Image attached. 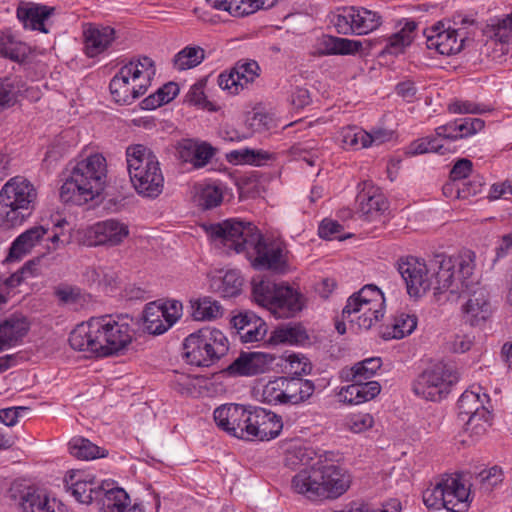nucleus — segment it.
<instances>
[{"label":"nucleus","instance_id":"20e7f679","mask_svg":"<svg viewBox=\"0 0 512 512\" xmlns=\"http://www.w3.org/2000/svg\"><path fill=\"white\" fill-rule=\"evenodd\" d=\"M125 154L135 191L146 198L158 197L164 188V176L157 156L142 144L128 146Z\"/></svg>","mask_w":512,"mask_h":512},{"label":"nucleus","instance_id":"4d7b16f0","mask_svg":"<svg viewBox=\"0 0 512 512\" xmlns=\"http://www.w3.org/2000/svg\"><path fill=\"white\" fill-rule=\"evenodd\" d=\"M226 188L218 182L205 184L200 191V202L205 209L219 206L224 199Z\"/></svg>","mask_w":512,"mask_h":512},{"label":"nucleus","instance_id":"603ef678","mask_svg":"<svg viewBox=\"0 0 512 512\" xmlns=\"http://www.w3.org/2000/svg\"><path fill=\"white\" fill-rule=\"evenodd\" d=\"M315 453L298 442H291L286 448L285 464L290 468L309 466L316 457Z\"/></svg>","mask_w":512,"mask_h":512},{"label":"nucleus","instance_id":"7ed1b4c3","mask_svg":"<svg viewBox=\"0 0 512 512\" xmlns=\"http://www.w3.org/2000/svg\"><path fill=\"white\" fill-rule=\"evenodd\" d=\"M106 182V158L100 153L81 157L75 161L62 184L60 199L65 204L85 205L101 195Z\"/></svg>","mask_w":512,"mask_h":512},{"label":"nucleus","instance_id":"c756f323","mask_svg":"<svg viewBox=\"0 0 512 512\" xmlns=\"http://www.w3.org/2000/svg\"><path fill=\"white\" fill-rule=\"evenodd\" d=\"M352 384L339 387L336 390V397L340 403L345 405H360L374 399L381 391L377 381H352Z\"/></svg>","mask_w":512,"mask_h":512},{"label":"nucleus","instance_id":"37998d69","mask_svg":"<svg viewBox=\"0 0 512 512\" xmlns=\"http://www.w3.org/2000/svg\"><path fill=\"white\" fill-rule=\"evenodd\" d=\"M484 33L496 42L512 45V12L490 18Z\"/></svg>","mask_w":512,"mask_h":512},{"label":"nucleus","instance_id":"aec40b11","mask_svg":"<svg viewBox=\"0 0 512 512\" xmlns=\"http://www.w3.org/2000/svg\"><path fill=\"white\" fill-rule=\"evenodd\" d=\"M425 35L427 48L445 56L459 53L465 39L448 20L433 24L426 29Z\"/></svg>","mask_w":512,"mask_h":512},{"label":"nucleus","instance_id":"f257e3e1","mask_svg":"<svg viewBox=\"0 0 512 512\" xmlns=\"http://www.w3.org/2000/svg\"><path fill=\"white\" fill-rule=\"evenodd\" d=\"M351 483L349 471L325 454L316 457L292 477L291 489L308 500L317 501L340 497Z\"/></svg>","mask_w":512,"mask_h":512},{"label":"nucleus","instance_id":"052dcab7","mask_svg":"<svg viewBox=\"0 0 512 512\" xmlns=\"http://www.w3.org/2000/svg\"><path fill=\"white\" fill-rule=\"evenodd\" d=\"M352 11L353 7L339 8L329 15V21L337 32L346 34L352 31Z\"/></svg>","mask_w":512,"mask_h":512},{"label":"nucleus","instance_id":"5701e85b","mask_svg":"<svg viewBox=\"0 0 512 512\" xmlns=\"http://www.w3.org/2000/svg\"><path fill=\"white\" fill-rule=\"evenodd\" d=\"M463 295L465 302L461 305L464 321L473 327L482 326L489 320L493 313V307L488 292L477 286V283Z\"/></svg>","mask_w":512,"mask_h":512},{"label":"nucleus","instance_id":"8fccbe9b","mask_svg":"<svg viewBox=\"0 0 512 512\" xmlns=\"http://www.w3.org/2000/svg\"><path fill=\"white\" fill-rule=\"evenodd\" d=\"M454 151V149H450L444 143H439V140L435 139V137H425L410 143L405 149V154L409 156H415L434 152L445 155L448 153H453Z\"/></svg>","mask_w":512,"mask_h":512},{"label":"nucleus","instance_id":"69168bd1","mask_svg":"<svg viewBox=\"0 0 512 512\" xmlns=\"http://www.w3.org/2000/svg\"><path fill=\"white\" fill-rule=\"evenodd\" d=\"M475 337L472 334H455L448 342V349L453 353H465L474 345Z\"/></svg>","mask_w":512,"mask_h":512},{"label":"nucleus","instance_id":"6e6552de","mask_svg":"<svg viewBox=\"0 0 512 512\" xmlns=\"http://www.w3.org/2000/svg\"><path fill=\"white\" fill-rule=\"evenodd\" d=\"M252 301L277 319L291 318L301 312L307 299L297 288L286 283L272 284L264 280L252 282Z\"/></svg>","mask_w":512,"mask_h":512},{"label":"nucleus","instance_id":"412c9836","mask_svg":"<svg viewBox=\"0 0 512 512\" xmlns=\"http://www.w3.org/2000/svg\"><path fill=\"white\" fill-rule=\"evenodd\" d=\"M276 356L262 351H243L223 371L230 377H254L268 373Z\"/></svg>","mask_w":512,"mask_h":512},{"label":"nucleus","instance_id":"a19ab883","mask_svg":"<svg viewBox=\"0 0 512 512\" xmlns=\"http://www.w3.org/2000/svg\"><path fill=\"white\" fill-rule=\"evenodd\" d=\"M243 279L238 270L218 271L212 278L211 287L223 297H235L240 294Z\"/></svg>","mask_w":512,"mask_h":512},{"label":"nucleus","instance_id":"de8ad7c7","mask_svg":"<svg viewBox=\"0 0 512 512\" xmlns=\"http://www.w3.org/2000/svg\"><path fill=\"white\" fill-rule=\"evenodd\" d=\"M69 452L72 456L80 460H93L105 457V449L92 443L84 437H73L69 443Z\"/></svg>","mask_w":512,"mask_h":512},{"label":"nucleus","instance_id":"393cba45","mask_svg":"<svg viewBox=\"0 0 512 512\" xmlns=\"http://www.w3.org/2000/svg\"><path fill=\"white\" fill-rule=\"evenodd\" d=\"M11 499L23 512H56L60 504L55 498L21 484H13L10 488Z\"/></svg>","mask_w":512,"mask_h":512},{"label":"nucleus","instance_id":"72a5a7b5","mask_svg":"<svg viewBox=\"0 0 512 512\" xmlns=\"http://www.w3.org/2000/svg\"><path fill=\"white\" fill-rule=\"evenodd\" d=\"M357 201L360 212L369 220H374L388 208V203L380 189L371 182H364Z\"/></svg>","mask_w":512,"mask_h":512},{"label":"nucleus","instance_id":"338daca9","mask_svg":"<svg viewBox=\"0 0 512 512\" xmlns=\"http://www.w3.org/2000/svg\"><path fill=\"white\" fill-rule=\"evenodd\" d=\"M318 232L320 237L329 240H342L344 238L342 226L337 221L331 219L323 220L319 226Z\"/></svg>","mask_w":512,"mask_h":512},{"label":"nucleus","instance_id":"2eb2a0df","mask_svg":"<svg viewBox=\"0 0 512 512\" xmlns=\"http://www.w3.org/2000/svg\"><path fill=\"white\" fill-rule=\"evenodd\" d=\"M229 350V340L219 329L206 326L194 333V363L209 366Z\"/></svg>","mask_w":512,"mask_h":512},{"label":"nucleus","instance_id":"7c9ffc66","mask_svg":"<svg viewBox=\"0 0 512 512\" xmlns=\"http://www.w3.org/2000/svg\"><path fill=\"white\" fill-rule=\"evenodd\" d=\"M484 127V121L479 118H465L461 121L451 122L442 126H439L435 132V139L439 140V143H444L450 149L451 142L463 138L471 136L479 131H481Z\"/></svg>","mask_w":512,"mask_h":512},{"label":"nucleus","instance_id":"0eeeda50","mask_svg":"<svg viewBox=\"0 0 512 512\" xmlns=\"http://www.w3.org/2000/svg\"><path fill=\"white\" fill-rule=\"evenodd\" d=\"M475 255L471 251L444 256L438 262L434 290L447 294L448 300H456L475 284Z\"/></svg>","mask_w":512,"mask_h":512},{"label":"nucleus","instance_id":"a211bd4d","mask_svg":"<svg viewBox=\"0 0 512 512\" xmlns=\"http://www.w3.org/2000/svg\"><path fill=\"white\" fill-rule=\"evenodd\" d=\"M182 315V304L177 300L150 302L144 309V329L153 335L165 333Z\"/></svg>","mask_w":512,"mask_h":512},{"label":"nucleus","instance_id":"dca6fc26","mask_svg":"<svg viewBox=\"0 0 512 512\" xmlns=\"http://www.w3.org/2000/svg\"><path fill=\"white\" fill-rule=\"evenodd\" d=\"M129 236V225L116 218L95 222L83 231V241L90 247H118L124 244Z\"/></svg>","mask_w":512,"mask_h":512},{"label":"nucleus","instance_id":"f704fd0d","mask_svg":"<svg viewBox=\"0 0 512 512\" xmlns=\"http://www.w3.org/2000/svg\"><path fill=\"white\" fill-rule=\"evenodd\" d=\"M213 8L226 11L234 17H244L273 7L278 0H206Z\"/></svg>","mask_w":512,"mask_h":512},{"label":"nucleus","instance_id":"f03ea898","mask_svg":"<svg viewBox=\"0 0 512 512\" xmlns=\"http://www.w3.org/2000/svg\"><path fill=\"white\" fill-rule=\"evenodd\" d=\"M132 341V330L127 322L110 315L91 317L77 325L69 336L70 346L96 357H107L125 349Z\"/></svg>","mask_w":512,"mask_h":512},{"label":"nucleus","instance_id":"f3484780","mask_svg":"<svg viewBox=\"0 0 512 512\" xmlns=\"http://www.w3.org/2000/svg\"><path fill=\"white\" fill-rule=\"evenodd\" d=\"M398 271L406 284L411 297L419 298L434 288L436 270H431L427 264L415 257H406L398 262Z\"/></svg>","mask_w":512,"mask_h":512},{"label":"nucleus","instance_id":"58836bf2","mask_svg":"<svg viewBox=\"0 0 512 512\" xmlns=\"http://www.w3.org/2000/svg\"><path fill=\"white\" fill-rule=\"evenodd\" d=\"M284 376L259 379L255 382L252 393L256 400L268 405H282Z\"/></svg>","mask_w":512,"mask_h":512},{"label":"nucleus","instance_id":"1a4fd4ad","mask_svg":"<svg viewBox=\"0 0 512 512\" xmlns=\"http://www.w3.org/2000/svg\"><path fill=\"white\" fill-rule=\"evenodd\" d=\"M470 485L460 475H445L423 493L429 512H466L471 503Z\"/></svg>","mask_w":512,"mask_h":512},{"label":"nucleus","instance_id":"c85d7f7f","mask_svg":"<svg viewBox=\"0 0 512 512\" xmlns=\"http://www.w3.org/2000/svg\"><path fill=\"white\" fill-rule=\"evenodd\" d=\"M363 50V42L356 39L342 38L331 35H321L313 46L312 53L324 55H355Z\"/></svg>","mask_w":512,"mask_h":512},{"label":"nucleus","instance_id":"bb28decb","mask_svg":"<svg viewBox=\"0 0 512 512\" xmlns=\"http://www.w3.org/2000/svg\"><path fill=\"white\" fill-rule=\"evenodd\" d=\"M251 406L229 403L221 405L214 411V420L219 428L228 434L244 439Z\"/></svg>","mask_w":512,"mask_h":512},{"label":"nucleus","instance_id":"680f3d73","mask_svg":"<svg viewBox=\"0 0 512 512\" xmlns=\"http://www.w3.org/2000/svg\"><path fill=\"white\" fill-rule=\"evenodd\" d=\"M174 156L182 166V172L190 171L192 164V139H182L174 145Z\"/></svg>","mask_w":512,"mask_h":512},{"label":"nucleus","instance_id":"13d9d810","mask_svg":"<svg viewBox=\"0 0 512 512\" xmlns=\"http://www.w3.org/2000/svg\"><path fill=\"white\" fill-rule=\"evenodd\" d=\"M285 370L287 373L296 376L308 375L312 371V364L309 359L301 353H290L284 357Z\"/></svg>","mask_w":512,"mask_h":512},{"label":"nucleus","instance_id":"ddd939ff","mask_svg":"<svg viewBox=\"0 0 512 512\" xmlns=\"http://www.w3.org/2000/svg\"><path fill=\"white\" fill-rule=\"evenodd\" d=\"M459 381L454 366L437 363L424 370L414 381V393L426 400L439 401L446 397L452 386Z\"/></svg>","mask_w":512,"mask_h":512},{"label":"nucleus","instance_id":"6e6d98bb","mask_svg":"<svg viewBox=\"0 0 512 512\" xmlns=\"http://www.w3.org/2000/svg\"><path fill=\"white\" fill-rule=\"evenodd\" d=\"M382 362L378 357L367 358L354 364L347 374L346 379L350 381H362L371 378L381 367Z\"/></svg>","mask_w":512,"mask_h":512},{"label":"nucleus","instance_id":"423d86ee","mask_svg":"<svg viewBox=\"0 0 512 512\" xmlns=\"http://www.w3.org/2000/svg\"><path fill=\"white\" fill-rule=\"evenodd\" d=\"M38 191L34 184L22 176L9 179L0 190V217L2 226L21 225L35 209Z\"/></svg>","mask_w":512,"mask_h":512},{"label":"nucleus","instance_id":"9d476101","mask_svg":"<svg viewBox=\"0 0 512 512\" xmlns=\"http://www.w3.org/2000/svg\"><path fill=\"white\" fill-rule=\"evenodd\" d=\"M385 310L383 291L374 284H367L347 299L343 317L359 330H369L383 319Z\"/></svg>","mask_w":512,"mask_h":512},{"label":"nucleus","instance_id":"cd10ccee","mask_svg":"<svg viewBox=\"0 0 512 512\" xmlns=\"http://www.w3.org/2000/svg\"><path fill=\"white\" fill-rule=\"evenodd\" d=\"M83 51L94 58L109 51L116 39V31L111 26L87 23L83 25Z\"/></svg>","mask_w":512,"mask_h":512},{"label":"nucleus","instance_id":"c9c22d12","mask_svg":"<svg viewBox=\"0 0 512 512\" xmlns=\"http://www.w3.org/2000/svg\"><path fill=\"white\" fill-rule=\"evenodd\" d=\"M314 383L309 379L284 376L282 405H299L312 397Z\"/></svg>","mask_w":512,"mask_h":512},{"label":"nucleus","instance_id":"5fc2aeb1","mask_svg":"<svg viewBox=\"0 0 512 512\" xmlns=\"http://www.w3.org/2000/svg\"><path fill=\"white\" fill-rule=\"evenodd\" d=\"M365 138H367L366 130L347 126L339 131L337 140L345 149L359 150L365 148Z\"/></svg>","mask_w":512,"mask_h":512},{"label":"nucleus","instance_id":"9b49d317","mask_svg":"<svg viewBox=\"0 0 512 512\" xmlns=\"http://www.w3.org/2000/svg\"><path fill=\"white\" fill-rule=\"evenodd\" d=\"M458 419L470 437L478 439L492 425L489 395L480 386H473L462 393L458 400Z\"/></svg>","mask_w":512,"mask_h":512},{"label":"nucleus","instance_id":"3c124183","mask_svg":"<svg viewBox=\"0 0 512 512\" xmlns=\"http://www.w3.org/2000/svg\"><path fill=\"white\" fill-rule=\"evenodd\" d=\"M223 315L221 304L208 296L194 302V321H213Z\"/></svg>","mask_w":512,"mask_h":512},{"label":"nucleus","instance_id":"4c0bfd02","mask_svg":"<svg viewBox=\"0 0 512 512\" xmlns=\"http://www.w3.org/2000/svg\"><path fill=\"white\" fill-rule=\"evenodd\" d=\"M29 330V324L23 317H10L0 322V352L17 346Z\"/></svg>","mask_w":512,"mask_h":512},{"label":"nucleus","instance_id":"a18cd8bd","mask_svg":"<svg viewBox=\"0 0 512 512\" xmlns=\"http://www.w3.org/2000/svg\"><path fill=\"white\" fill-rule=\"evenodd\" d=\"M383 22L382 16L366 8H355L352 11V32L366 35L378 29Z\"/></svg>","mask_w":512,"mask_h":512},{"label":"nucleus","instance_id":"bf43d9fd","mask_svg":"<svg viewBox=\"0 0 512 512\" xmlns=\"http://www.w3.org/2000/svg\"><path fill=\"white\" fill-rule=\"evenodd\" d=\"M245 125L251 132H263L274 126L273 117L264 111H253L246 118Z\"/></svg>","mask_w":512,"mask_h":512},{"label":"nucleus","instance_id":"4be33fe9","mask_svg":"<svg viewBox=\"0 0 512 512\" xmlns=\"http://www.w3.org/2000/svg\"><path fill=\"white\" fill-rule=\"evenodd\" d=\"M246 428L244 440L269 441L280 434L283 423L274 412L251 406Z\"/></svg>","mask_w":512,"mask_h":512},{"label":"nucleus","instance_id":"e2e57ef3","mask_svg":"<svg viewBox=\"0 0 512 512\" xmlns=\"http://www.w3.org/2000/svg\"><path fill=\"white\" fill-rule=\"evenodd\" d=\"M395 137V132L391 129L382 127L373 128L371 131H367V138H365V148L378 146L393 141Z\"/></svg>","mask_w":512,"mask_h":512},{"label":"nucleus","instance_id":"c03bdc74","mask_svg":"<svg viewBox=\"0 0 512 512\" xmlns=\"http://www.w3.org/2000/svg\"><path fill=\"white\" fill-rule=\"evenodd\" d=\"M102 512H145L141 502H131L128 493L121 487L108 493Z\"/></svg>","mask_w":512,"mask_h":512},{"label":"nucleus","instance_id":"ea45409f","mask_svg":"<svg viewBox=\"0 0 512 512\" xmlns=\"http://www.w3.org/2000/svg\"><path fill=\"white\" fill-rule=\"evenodd\" d=\"M47 229L43 226L32 227L20 234L12 243L6 262L19 261L44 237Z\"/></svg>","mask_w":512,"mask_h":512},{"label":"nucleus","instance_id":"0e129e2a","mask_svg":"<svg viewBox=\"0 0 512 512\" xmlns=\"http://www.w3.org/2000/svg\"><path fill=\"white\" fill-rule=\"evenodd\" d=\"M214 154L215 149L209 143L194 141V168L205 166Z\"/></svg>","mask_w":512,"mask_h":512},{"label":"nucleus","instance_id":"b1692460","mask_svg":"<svg viewBox=\"0 0 512 512\" xmlns=\"http://www.w3.org/2000/svg\"><path fill=\"white\" fill-rule=\"evenodd\" d=\"M259 73L260 67L256 61H240L233 68L219 75L218 85L228 94L237 95L253 83Z\"/></svg>","mask_w":512,"mask_h":512},{"label":"nucleus","instance_id":"e433bc0d","mask_svg":"<svg viewBox=\"0 0 512 512\" xmlns=\"http://www.w3.org/2000/svg\"><path fill=\"white\" fill-rule=\"evenodd\" d=\"M417 24L406 20L400 24L399 30L386 38L382 54L398 56L405 53L416 37Z\"/></svg>","mask_w":512,"mask_h":512},{"label":"nucleus","instance_id":"2f4dec72","mask_svg":"<svg viewBox=\"0 0 512 512\" xmlns=\"http://www.w3.org/2000/svg\"><path fill=\"white\" fill-rule=\"evenodd\" d=\"M310 343L307 330L300 324H285L274 328L265 340V347L280 345L305 346Z\"/></svg>","mask_w":512,"mask_h":512},{"label":"nucleus","instance_id":"6ab92c4d","mask_svg":"<svg viewBox=\"0 0 512 512\" xmlns=\"http://www.w3.org/2000/svg\"><path fill=\"white\" fill-rule=\"evenodd\" d=\"M247 259L256 269H269L279 273L290 270L288 251L280 242H267L263 235Z\"/></svg>","mask_w":512,"mask_h":512},{"label":"nucleus","instance_id":"473e14b6","mask_svg":"<svg viewBox=\"0 0 512 512\" xmlns=\"http://www.w3.org/2000/svg\"><path fill=\"white\" fill-rule=\"evenodd\" d=\"M54 8L31 2H20L16 15L23 27L30 30H36L47 33L45 23L53 14Z\"/></svg>","mask_w":512,"mask_h":512},{"label":"nucleus","instance_id":"864d4df0","mask_svg":"<svg viewBox=\"0 0 512 512\" xmlns=\"http://www.w3.org/2000/svg\"><path fill=\"white\" fill-rule=\"evenodd\" d=\"M179 93L176 83L169 82L160 87L155 93L149 95L142 101L145 109L153 110L172 101Z\"/></svg>","mask_w":512,"mask_h":512},{"label":"nucleus","instance_id":"f8f14e48","mask_svg":"<svg viewBox=\"0 0 512 512\" xmlns=\"http://www.w3.org/2000/svg\"><path fill=\"white\" fill-rule=\"evenodd\" d=\"M207 234L224 247L237 254L244 253L246 258L261 240L260 230L251 222L238 218L224 220L217 224H202Z\"/></svg>","mask_w":512,"mask_h":512},{"label":"nucleus","instance_id":"09e8293b","mask_svg":"<svg viewBox=\"0 0 512 512\" xmlns=\"http://www.w3.org/2000/svg\"><path fill=\"white\" fill-rule=\"evenodd\" d=\"M209 77H203L194 84V107L207 112H217L219 104L214 99L213 87L208 86Z\"/></svg>","mask_w":512,"mask_h":512},{"label":"nucleus","instance_id":"39448f33","mask_svg":"<svg viewBox=\"0 0 512 512\" xmlns=\"http://www.w3.org/2000/svg\"><path fill=\"white\" fill-rule=\"evenodd\" d=\"M155 73V64L151 58L143 56L132 59L110 81L113 100L123 105L132 104L147 92Z\"/></svg>","mask_w":512,"mask_h":512},{"label":"nucleus","instance_id":"a878e982","mask_svg":"<svg viewBox=\"0 0 512 512\" xmlns=\"http://www.w3.org/2000/svg\"><path fill=\"white\" fill-rule=\"evenodd\" d=\"M230 325L244 344L266 340L268 325L263 318L251 310L235 312L230 318Z\"/></svg>","mask_w":512,"mask_h":512},{"label":"nucleus","instance_id":"49530a36","mask_svg":"<svg viewBox=\"0 0 512 512\" xmlns=\"http://www.w3.org/2000/svg\"><path fill=\"white\" fill-rule=\"evenodd\" d=\"M376 425L375 417L364 411H354L346 414L342 420L343 428L358 435H365L373 430Z\"/></svg>","mask_w":512,"mask_h":512},{"label":"nucleus","instance_id":"774afa93","mask_svg":"<svg viewBox=\"0 0 512 512\" xmlns=\"http://www.w3.org/2000/svg\"><path fill=\"white\" fill-rule=\"evenodd\" d=\"M401 506L398 500H390L380 507L365 503L355 504V512H400Z\"/></svg>","mask_w":512,"mask_h":512},{"label":"nucleus","instance_id":"4468645a","mask_svg":"<svg viewBox=\"0 0 512 512\" xmlns=\"http://www.w3.org/2000/svg\"><path fill=\"white\" fill-rule=\"evenodd\" d=\"M67 491L82 504L98 502L104 506V500L108 493L119 488L109 482H98L95 478L83 471H69L64 478Z\"/></svg>","mask_w":512,"mask_h":512},{"label":"nucleus","instance_id":"79ce46f5","mask_svg":"<svg viewBox=\"0 0 512 512\" xmlns=\"http://www.w3.org/2000/svg\"><path fill=\"white\" fill-rule=\"evenodd\" d=\"M417 317L414 314L401 312L393 317L382 331V337L389 339H402L414 332L417 327Z\"/></svg>","mask_w":512,"mask_h":512}]
</instances>
